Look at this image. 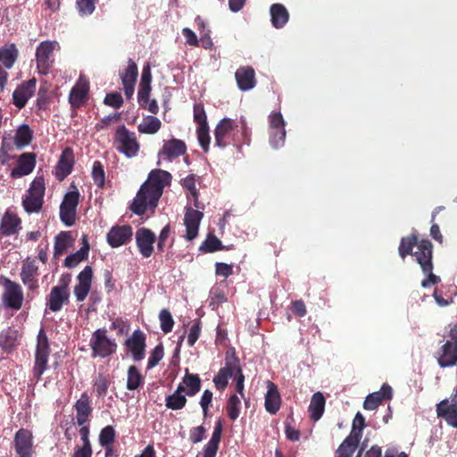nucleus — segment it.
Segmentation results:
<instances>
[{
  "label": "nucleus",
  "mask_w": 457,
  "mask_h": 457,
  "mask_svg": "<svg viewBox=\"0 0 457 457\" xmlns=\"http://www.w3.org/2000/svg\"><path fill=\"white\" fill-rule=\"evenodd\" d=\"M171 174L164 170H153L148 176V180L143 183L134 198L130 210L137 215L145 213L147 207L155 208L161 198L165 186L170 184Z\"/></svg>",
  "instance_id": "1"
},
{
  "label": "nucleus",
  "mask_w": 457,
  "mask_h": 457,
  "mask_svg": "<svg viewBox=\"0 0 457 457\" xmlns=\"http://www.w3.org/2000/svg\"><path fill=\"white\" fill-rule=\"evenodd\" d=\"M51 353L48 337L43 328H40L37 337V345L34 354L33 377L37 381L41 379L42 375L48 368V361Z\"/></svg>",
  "instance_id": "2"
},
{
  "label": "nucleus",
  "mask_w": 457,
  "mask_h": 457,
  "mask_svg": "<svg viewBox=\"0 0 457 457\" xmlns=\"http://www.w3.org/2000/svg\"><path fill=\"white\" fill-rule=\"evenodd\" d=\"M107 329L98 328L95 330L89 341L91 356L93 358H108L117 352L118 345L114 338L107 336Z\"/></svg>",
  "instance_id": "3"
},
{
  "label": "nucleus",
  "mask_w": 457,
  "mask_h": 457,
  "mask_svg": "<svg viewBox=\"0 0 457 457\" xmlns=\"http://www.w3.org/2000/svg\"><path fill=\"white\" fill-rule=\"evenodd\" d=\"M46 184L43 177H36L30 183L27 195L22 199V206L28 213L39 212L44 204Z\"/></svg>",
  "instance_id": "4"
},
{
  "label": "nucleus",
  "mask_w": 457,
  "mask_h": 457,
  "mask_svg": "<svg viewBox=\"0 0 457 457\" xmlns=\"http://www.w3.org/2000/svg\"><path fill=\"white\" fill-rule=\"evenodd\" d=\"M114 143L116 144V149L128 158L136 156L140 147L136 134L129 130L124 125L117 128Z\"/></svg>",
  "instance_id": "5"
},
{
  "label": "nucleus",
  "mask_w": 457,
  "mask_h": 457,
  "mask_svg": "<svg viewBox=\"0 0 457 457\" xmlns=\"http://www.w3.org/2000/svg\"><path fill=\"white\" fill-rule=\"evenodd\" d=\"M79 196V191H70L65 194L60 205V219L68 227L75 223Z\"/></svg>",
  "instance_id": "6"
},
{
  "label": "nucleus",
  "mask_w": 457,
  "mask_h": 457,
  "mask_svg": "<svg viewBox=\"0 0 457 457\" xmlns=\"http://www.w3.org/2000/svg\"><path fill=\"white\" fill-rule=\"evenodd\" d=\"M13 445L19 457H33L35 447L32 432L26 428H20L14 435Z\"/></svg>",
  "instance_id": "7"
},
{
  "label": "nucleus",
  "mask_w": 457,
  "mask_h": 457,
  "mask_svg": "<svg viewBox=\"0 0 457 457\" xmlns=\"http://www.w3.org/2000/svg\"><path fill=\"white\" fill-rule=\"evenodd\" d=\"M4 285L5 287L3 295V301L4 304L12 310H20L24 299L21 287L18 283L13 282L7 278H4Z\"/></svg>",
  "instance_id": "8"
},
{
  "label": "nucleus",
  "mask_w": 457,
  "mask_h": 457,
  "mask_svg": "<svg viewBox=\"0 0 457 457\" xmlns=\"http://www.w3.org/2000/svg\"><path fill=\"white\" fill-rule=\"evenodd\" d=\"M125 346L131 353L135 361H142L145 356L146 336L140 329L135 330L125 341Z\"/></svg>",
  "instance_id": "9"
},
{
  "label": "nucleus",
  "mask_w": 457,
  "mask_h": 457,
  "mask_svg": "<svg viewBox=\"0 0 457 457\" xmlns=\"http://www.w3.org/2000/svg\"><path fill=\"white\" fill-rule=\"evenodd\" d=\"M132 236L133 229L130 225H115L107 233L106 240L110 246L116 248L129 244Z\"/></svg>",
  "instance_id": "10"
},
{
  "label": "nucleus",
  "mask_w": 457,
  "mask_h": 457,
  "mask_svg": "<svg viewBox=\"0 0 457 457\" xmlns=\"http://www.w3.org/2000/svg\"><path fill=\"white\" fill-rule=\"evenodd\" d=\"M89 82L84 76H79L71 89L69 103L73 109L80 108L88 98Z\"/></svg>",
  "instance_id": "11"
},
{
  "label": "nucleus",
  "mask_w": 457,
  "mask_h": 457,
  "mask_svg": "<svg viewBox=\"0 0 457 457\" xmlns=\"http://www.w3.org/2000/svg\"><path fill=\"white\" fill-rule=\"evenodd\" d=\"M54 49V43L44 41L39 44L36 51L37 68L41 74H47L52 66L51 56Z\"/></svg>",
  "instance_id": "12"
},
{
  "label": "nucleus",
  "mask_w": 457,
  "mask_h": 457,
  "mask_svg": "<svg viewBox=\"0 0 457 457\" xmlns=\"http://www.w3.org/2000/svg\"><path fill=\"white\" fill-rule=\"evenodd\" d=\"M416 262L420 264L422 271L434 269L433 265V245L428 239L420 240L417 250L413 253Z\"/></svg>",
  "instance_id": "13"
},
{
  "label": "nucleus",
  "mask_w": 457,
  "mask_h": 457,
  "mask_svg": "<svg viewBox=\"0 0 457 457\" xmlns=\"http://www.w3.org/2000/svg\"><path fill=\"white\" fill-rule=\"evenodd\" d=\"M203 217V212L192 207L185 208L184 225L186 226L185 237L187 240L192 241L197 237Z\"/></svg>",
  "instance_id": "14"
},
{
  "label": "nucleus",
  "mask_w": 457,
  "mask_h": 457,
  "mask_svg": "<svg viewBox=\"0 0 457 457\" xmlns=\"http://www.w3.org/2000/svg\"><path fill=\"white\" fill-rule=\"evenodd\" d=\"M155 234L149 228H140L136 231V243L139 253L145 258H149L154 253Z\"/></svg>",
  "instance_id": "15"
},
{
  "label": "nucleus",
  "mask_w": 457,
  "mask_h": 457,
  "mask_svg": "<svg viewBox=\"0 0 457 457\" xmlns=\"http://www.w3.org/2000/svg\"><path fill=\"white\" fill-rule=\"evenodd\" d=\"M36 79H31L21 82L12 93V103L18 109H22L27 104L29 99L36 91Z\"/></svg>",
  "instance_id": "16"
},
{
  "label": "nucleus",
  "mask_w": 457,
  "mask_h": 457,
  "mask_svg": "<svg viewBox=\"0 0 457 457\" xmlns=\"http://www.w3.org/2000/svg\"><path fill=\"white\" fill-rule=\"evenodd\" d=\"M37 163V154L32 152L21 154L17 159V165L11 171L12 179H19L30 174Z\"/></svg>",
  "instance_id": "17"
},
{
  "label": "nucleus",
  "mask_w": 457,
  "mask_h": 457,
  "mask_svg": "<svg viewBox=\"0 0 457 457\" xmlns=\"http://www.w3.org/2000/svg\"><path fill=\"white\" fill-rule=\"evenodd\" d=\"M437 363L441 368L453 367L457 364V344L446 341L436 353Z\"/></svg>",
  "instance_id": "18"
},
{
  "label": "nucleus",
  "mask_w": 457,
  "mask_h": 457,
  "mask_svg": "<svg viewBox=\"0 0 457 457\" xmlns=\"http://www.w3.org/2000/svg\"><path fill=\"white\" fill-rule=\"evenodd\" d=\"M239 359L233 356L232 360H226L225 367L220 369L217 375L213 378V383L215 387L223 391L228 386V379L234 375L236 369L237 368Z\"/></svg>",
  "instance_id": "19"
},
{
  "label": "nucleus",
  "mask_w": 457,
  "mask_h": 457,
  "mask_svg": "<svg viewBox=\"0 0 457 457\" xmlns=\"http://www.w3.org/2000/svg\"><path fill=\"white\" fill-rule=\"evenodd\" d=\"M187 151V145L183 140L172 138L164 141L162 149L158 153L160 158L171 161L183 155Z\"/></svg>",
  "instance_id": "20"
},
{
  "label": "nucleus",
  "mask_w": 457,
  "mask_h": 457,
  "mask_svg": "<svg viewBox=\"0 0 457 457\" xmlns=\"http://www.w3.org/2000/svg\"><path fill=\"white\" fill-rule=\"evenodd\" d=\"M236 126L231 119L224 118L214 130L215 145L223 149L229 145L228 137Z\"/></svg>",
  "instance_id": "21"
},
{
  "label": "nucleus",
  "mask_w": 457,
  "mask_h": 457,
  "mask_svg": "<svg viewBox=\"0 0 457 457\" xmlns=\"http://www.w3.org/2000/svg\"><path fill=\"white\" fill-rule=\"evenodd\" d=\"M235 79L241 91H249L256 86L255 71L252 66L239 67L235 72Z\"/></svg>",
  "instance_id": "22"
},
{
  "label": "nucleus",
  "mask_w": 457,
  "mask_h": 457,
  "mask_svg": "<svg viewBox=\"0 0 457 457\" xmlns=\"http://www.w3.org/2000/svg\"><path fill=\"white\" fill-rule=\"evenodd\" d=\"M21 220L19 216L10 211H6L0 221V235L10 237L18 233L21 228Z\"/></svg>",
  "instance_id": "23"
},
{
  "label": "nucleus",
  "mask_w": 457,
  "mask_h": 457,
  "mask_svg": "<svg viewBox=\"0 0 457 457\" xmlns=\"http://www.w3.org/2000/svg\"><path fill=\"white\" fill-rule=\"evenodd\" d=\"M74 164L73 151L70 147L63 149L56 165L55 176L59 180H62L72 171Z\"/></svg>",
  "instance_id": "24"
},
{
  "label": "nucleus",
  "mask_w": 457,
  "mask_h": 457,
  "mask_svg": "<svg viewBox=\"0 0 457 457\" xmlns=\"http://www.w3.org/2000/svg\"><path fill=\"white\" fill-rule=\"evenodd\" d=\"M37 270L38 268L36 265L35 261L27 260L21 268V281L31 291L38 287L37 279L36 278L37 276Z\"/></svg>",
  "instance_id": "25"
},
{
  "label": "nucleus",
  "mask_w": 457,
  "mask_h": 457,
  "mask_svg": "<svg viewBox=\"0 0 457 457\" xmlns=\"http://www.w3.org/2000/svg\"><path fill=\"white\" fill-rule=\"evenodd\" d=\"M267 393L265 395V409L270 414H276L281 405V396L278 386L271 381H267Z\"/></svg>",
  "instance_id": "26"
},
{
  "label": "nucleus",
  "mask_w": 457,
  "mask_h": 457,
  "mask_svg": "<svg viewBox=\"0 0 457 457\" xmlns=\"http://www.w3.org/2000/svg\"><path fill=\"white\" fill-rule=\"evenodd\" d=\"M19 331L9 327L0 333V348L6 353H11L19 345Z\"/></svg>",
  "instance_id": "27"
},
{
  "label": "nucleus",
  "mask_w": 457,
  "mask_h": 457,
  "mask_svg": "<svg viewBox=\"0 0 457 457\" xmlns=\"http://www.w3.org/2000/svg\"><path fill=\"white\" fill-rule=\"evenodd\" d=\"M70 291H64L58 287H52L47 297V307L50 311L57 312L62 310L63 304L69 303Z\"/></svg>",
  "instance_id": "28"
},
{
  "label": "nucleus",
  "mask_w": 457,
  "mask_h": 457,
  "mask_svg": "<svg viewBox=\"0 0 457 457\" xmlns=\"http://www.w3.org/2000/svg\"><path fill=\"white\" fill-rule=\"evenodd\" d=\"M76 411L77 424L79 426L85 425L92 413V407L88 395L85 392L74 405Z\"/></svg>",
  "instance_id": "29"
},
{
  "label": "nucleus",
  "mask_w": 457,
  "mask_h": 457,
  "mask_svg": "<svg viewBox=\"0 0 457 457\" xmlns=\"http://www.w3.org/2000/svg\"><path fill=\"white\" fill-rule=\"evenodd\" d=\"M222 434V424L221 421L219 420L216 422L214 430L212 432V437L210 441L205 445L204 448L203 457H216L219 445L221 439Z\"/></svg>",
  "instance_id": "30"
},
{
  "label": "nucleus",
  "mask_w": 457,
  "mask_h": 457,
  "mask_svg": "<svg viewBox=\"0 0 457 457\" xmlns=\"http://www.w3.org/2000/svg\"><path fill=\"white\" fill-rule=\"evenodd\" d=\"M270 21L276 29L283 28L288 21L289 13L287 8L281 4H273L270 6Z\"/></svg>",
  "instance_id": "31"
},
{
  "label": "nucleus",
  "mask_w": 457,
  "mask_h": 457,
  "mask_svg": "<svg viewBox=\"0 0 457 457\" xmlns=\"http://www.w3.org/2000/svg\"><path fill=\"white\" fill-rule=\"evenodd\" d=\"M19 51L14 44H10L0 48V66L12 69L17 61Z\"/></svg>",
  "instance_id": "32"
},
{
  "label": "nucleus",
  "mask_w": 457,
  "mask_h": 457,
  "mask_svg": "<svg viewBox=\"0 0 457 457\" xmlns=\"http://www.w3.org/2000/svg\"><path fill=\"white\" fill-rule=\"evenodd\" d=\"M436 414L445 420L448 425L457 428V409L449 408V400L445 399L436 405Z\"/></svg>",
  "instance_id": "33"
},
{
  "label": "nucleus",
  "mask_w": 457,
  "mask_h": 457,
  "mask_svg": "<svg viewBox=\"0 0 457 457\" xmlns=\"http://www.w3.org/2000/svg\"><path fill=\"white\" fill-rule=\"evenodd\" d=\"M325 403V397L320 392H317L312 395L311 403L308 408L310 418L312 420L317 421L321 418L324 413Z\"/></svg>",
  "instance_id": "34"
},
{
  "label": "nucleus",
  "mask_w": 457,
  "mask_h": 457,
  "mask_svg": "<svg viewBox=\"0 0 457 457\" xmlns=\"http://www.w3.org/2000/svg\"><path fill=\"white\" fill-rule=\"evenodd\" d=\"M419 242L418 235L415 233H411L407 237H402L398 247L400 257L404 260L407 255H413V247L417 246Z\"/></svg>",
  "instance_id": "35"
},
{
  "label": "nucleus",
  "mask_w": 457,
  "mask_h": 457,
  "mask_svg": "<svg viewBox=\"0 0 457 457\" xmlns=\"http://www.w3.org/2000/svg\"><path fill=\"white\" fill-rule=\"evenodd\" d=\"M360 441L347 436L336 451V457H353Z\"/></svg>",
  "instance_id": "36"
},
{
  "label": "nucleus",
  "mask_w": 457,
  "mask_h": 457,
  "mask_svg": "<svg viewBox=\"0 0 457 457\" xmlns=\"http://www.w3.org/2000/svg\"><path fill=\"white\" fill-rule=\"evenodd\" d=\"M183 384L186 386L187 396H194L201 390L202 384L199 375L189 373L187 370L183 378Z\"/></svg>",
  "instance_id": "37"
},
{
  "label": "nucleus",
  "mask_w": 457,
  "mask_h": 457,
  "mask_svg": "<svg viewBox=\"0 0 457 457\" xmlns=\"http://www.w3.org/2000/svg\"><path fill=\"white\" fill-rule=\"evenodd\" d=\"M162 127L161 120L153 115H148L144 118L141 124L138 125L137 129L142 134H155Z\"/></svg>",
  "instance_id": "38"
},
{
  "label": "nucleus",
  "mask_w": 457,
  "mask_h": 457,
  "mask_svg": "<svg viewBox=\"0 0 457 457\" xmlns=\"http://www.w3.org/2000/svg\"><path fill=\"white\" fill-rule=\"evenodd\" d=\"M32 140V131L29 127L23 124L18 128L14 136V144L18 148H23L30 144Z\"/></svg>",
  "instance_id": "39"
},
{
  "label": "nucleus",
  "mask_w": 457,
  "mask_h": 457,
  "mask_svg": "<svg viewBox=\"0 0 457 457\" xmlns=\"http://www.w3.org/2000/svg\"><path fill=\"white\" fill-rule=\"evenodd\" d=\"M71 239L70 231H62L55 237L54 246V256L58 258L68 248Z\"/></svg>",
  "instance_id": "40"
},
{
  "label": "nucleus",
  "mask_w": 457,
  "mask_h": 457,
  "mask_svg": "<svg viewBox=\"0 0 457 457\" xmlns=\"http://www.w3.org/2000/svg\"><path fill=\"white\" fill-rule=\"evenodd\" d=\"M137 75V63L132 59H129L127 68L120 73L122 84H136Z\"/></svg>",
  "instance_id": "41"
},
{
  "label": "nucleus",
  "mask_w": 457,
  "mask_h": 457,
  "mask_svg": "<svg viewBox=\"0 0 457 457\" xmlns=\"http://www.w3.org/2000/svg\"><path fill=\"white\" fill-rule=\"evenodd\" d=\"M224 246L222 242L214 235L209 234L206 239L202 243L199 250L204 253H214L216 251L223 250Z\"/></svg>",
  "instance_id": "42"
},
{
  "label": "nucleus",
  "mask_w": 457,
  "mask_h": 457,
  "mask_svg": "<svg viewBox=\"0 0 457 457\" xmlns=\"http://www.w3.org/2000/svg\"><path fill=\"white\" fill-rule=\"evenodd\" d=\"M111 385L109 375L100 373L94 383V390L98 397H104Z\"/></svg>",
  "instance_id": "43"
},
{
  "label": "nucleus",
  "mask_w": 457,
  "mask_h": 457,
  "mask_svg": "<svg viewBox=\"0 0 457 457\" xmlns=\"http://www.w3.org/2000/svg\"><path fill=\"white\" fill-rule=\"evenodd\" d=\"M241 410V401L240 398L237 395H232L229 396L227 406H226V411L228 416V418L231 420H236L240 414Z\"/></svg>",
  "instance_id": "44"
},
{
  "label": "nucleus",
  "mask_w": 457,
  "mask_h": 457,
  "mask_svg": "<svg viewBox=\"0 0 457 457\" xmlns=\"http://www.w3.org/2000/svg\"><path fill=\"white\" fill-rule=\"evenodd\" d=\"M143 383V377L136 366H130L128 370L127 388L136 390Z\"/></svg>",
  "instance_id": "45"
},
{
  "label": "nucleus",
  "mask_w": 457,
  "mask_h": 457,
  "mask_svg": "<svg viewBox=\"0 0 457 457\" xmlns=\"http://www.w3.org/2000/svg\"><path fill=\"white\" fill-rule=\"evenodd\" d=\"M364 427L365 418L361 412H357L353 420L352 429L348 436L361 441Z\"/></svg>",
  "instance_id": "46"
},
{
  "label": "nucleus",
  "mask_w": 457,
  "mask_h": 457,
  "mask_svg": "<svg viewBox=\"0 0 457 457\" xmlns=\"http://www.w3.org/2000/svg\"><path fill=\"white\" fill-rule=\"evenodd\" d=\"M187 402L186 395L172 394L166 397L165 405L168 409L178 411L183 409Z\"/></svg>",
  "instance_id": "47"
},
{
  "label": "nucleus",
  "mask_w": 457,
  "mask_h": 457,
  "mask_svg": "<svg viewBox=\"0 0 457 457\" xmlns=\"http://www.w3.org/2000/svg\"><path fill=\"white\" fill-rule=\"evenodd\" d=\"M92 178L94 183L99 188H103L105 182V172L104 165L99 161H95L92 168Z\"/></svg>",
  "instance_id": "48"
},
{
  "label": "nucleus",
  "mask_w": 457,
  "mask_h": 457,
  "mask_svg": "<svg viewBox=\"0 0 457 457\" xmlns=\"http://www.w3.org/2000/svg\"><path fill=\"white\" fill-rule=\"evenodd\" d=\"M445 210L444 206H437L432 212V218H431V228H430V236L439 244H442L444 241L443 235L440 232V228L437 223H435L436 217L438 215V213Z\"/></svg>",
  "instance_id": "49"
},
{
  "label": "nucleus",
  "mask_w": 457,
  "mask_h": 457,
  "mask_svg": "<svg viewBox=\"0 0 457 457\" xmlns=\"http://www.w3.org/2000/svg\"><path fill=\"white\" fill-rule=\"evenodd\" d=\"M162 330L167 334L170 333L174 326V320L170 312L168 309H162L159 313Z\"/></svg>",
  "instance_id": "50"
},
{
  "label": "nucleus",
  "mask_w": 457,
  "mask_h": 457,
  "mask_svg": "<svg viewBox=\"0 0 457 457\" xmlns=\"http://www.w3.org/2000/svg\"><path fill=\"white\" fill-rule=\"evenodd\" d=\"M115 430L112 426L104 427L99 435V444L102 446H108L112 445L115 440Z\"/></svg>",
  "instance_id": "51"
},
{
  "label": "nucleus",
  "mask_w": 457,
  "mask_h": 457,
  "mask_svg": "<svg viewBox=\"0 0 457 457\" xmlns=\"http://www.w3.org/2000/svg\"><path fill=\"white\" fill-rule=\"evenodd\" d=\"M197 138L199 141V144L204 150V152L207 153L209 150L210 141L211 137L209 136V126H202L197 127Z\"/></svg>",
  "instance_id": "52"
},
{
  "label": "nucleus",
  "mask_w": 457,
  "mask_h": 457,
  "mask_svg": "<svg viewBox=\"0 0 457 457\" xmlns=\"http://www.w3.org/2000/svg\"><path fill=\"white\" fill-rule=\"evenodd\" d=\"M286 138V130L270 129V143L273 148H278L284 145Z\"/></svg>",
  "instance_id": "53"
},
{
  "label": "nucleus",
  "mask_w": 457,
  "mask_h": 457,
  "mask_svg": "<svg viewBox=\"0 0 457 457\" xmlns=\"http://www.w3.org/2000/svg\"><path fill=\"white\" fill-rule=\"evenodd\" d=\"M382 401L383 395L380 392L370 394L363 403V408L368 411H373L378 407Z\"/></svg>",
  "instance_id": "54"
},
{
  "label": "nucleus",
  "mask_w": 457,
  "mask_h": 457,
  "mask_svg": "<svg viewBox=\"0 0 457 457\" xmlns=\"http://www.w3.org/2000/svg\"><path fill=\"white\" fill-rule=\"evenodd\" d=\"M194 121L198 127L208 125L206 112L202 103L194 105Z\"/></svg>",
  "instance_id": "55"
},
{
  "label": "nucleus",
  "mask_w": 457,
  "mask_h": 457,
  "mask_svg": "<svg viewBox=\"0 0 457 457\" xmlns=\"http://www.w3.org/2000/svg\"><path fill=\"white\" fill-rule=\"evenodd\" d=\"M164 354L163 346L162 344L157 345L151 352L147 367L148 369H151L154 366H156L159 361L162 359Z\"/></svg>",
  "instance_id": "56"
},
{
  "label": "nucleus",
  "mask_w": 457,
  "mask_h": 457,
  "mask_svg": "<svg viewBox=\"0 0 457 457\" xmlns=\"http://www.w3.org/2000/svg\"><path fill=\"white\" fill-rule=\"evenodd\" d=\"M98 0H77L76 5L79 10V12L81 15H88L91 14L96 8V3Z\"/></svg>",
  "instance_id": "57"
},
{
  "label": "nucleus",
  "mask_w": 457,
  "mask_h": 457,
  "mask_svg": "<svg viewBox=\"0 0 457 457\" xmlns=\"http://www.w3.org/2000/svg\"><path fill=\"white\" fill-rule=\"evenodd\" d=\"M124 101L120 93H109L105 96L104 104L108 106H112L113 108H120L123 104Z\"/></svg>",
  "instance_id": "58"
},
{
  "label": "nucleus",
  "mask_w": 457,
  "mask_h": 457,
  "mask_svg": "<svg viewBox=\"0 0 457 457\" xmlns=\"http://www.w3.org/2000/svg\"><path fill=\"white\" fill-rule=\"evenodd\" d=\"M213 394L209 389H206L204 391L201 399H200V405L203 410L204 417H207L210 407L212 405Z\"/></svg>",
  "instance_id": "59"
},
{
  "label": "nucleus",
  "mask_w": 457,
  "mask_h": 457,
  "mask_svg": "<svg viewBox=\"0 0 457 457\" xmlns=\"http://www.w3.org/2000/svg\"><path fill=\"white\" fill-rule=\"evenodd\" d=\"M235 378H236V390L241 395L242 398L245 397L244 393V382H245V375L243 374L240 362L237 363V368L235 370Z\"/></svg>",
  "instance_id": "60"
},
{
  "label": "nucleus",
  "mask_w": 457,
  "mask_h": 457,
  "mask_svg": "<svg viewBox=\"0 0 457 457\" xmlns=\"http://www.w3.org/2000/svg\"><path fill=\"white\" fill-rule=\"evenodd\" d=\"M270 129H284L285 120L280 112H273L270 115Z\"/></svg>",
  "instance_id": "61"
},
{
  "label": "nucleus",
  "mask_w": 457,
  "mask_h": 457,
  "mask_svg": "<svg viewBox=\"0 0 457 457\" xmlns=\"http://www.w3.org/2000/svg\"><path fill=\"white\" fill-rule=\"evenodd\" d=\"M206 429L204 426H198L190 429L189 439L193 444L200 443L205 436Z\"/></svg>",
  "instance_id": "62"
},
{
  "label": "nucleus",
  "mask_w": 457,
  "mask_h": 457,
  "mask_svg": "<svg viewBox=\"0 0 457 457\" xmlns=\"http://www.w3.org/2000/svg\"><path fill=\"white\" fill-rule=\"evenodd\" d=\"M233 273V266L224 262L215 263V274L224 278H228Z\"/></svg>",
  "instance_id": "63"
},
{
  "label": "nucleus",
  "mask_w": 457,
  "mask_h": 457,
  "mask_svg": "<svg viewBox=\"0 0 457 457\" xmlns=\"http://www.w3.org/2000/svg\"><path fill=\"white\" fill-rule=\"evenodd\" d=\"M93 278V270L91 266H86L82 271L78 275L79 284L87 285L91 287Z\"/></svg>",
  "instance_id": "64"
}]
</instances>
